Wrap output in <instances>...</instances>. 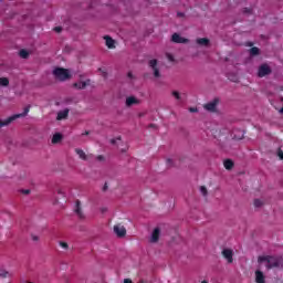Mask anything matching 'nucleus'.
<instances>
[{
	"mask_svg": "<svg viewBox=\"0 0 283 283\" xmlns=\"http://www.w3.org/2000/svg\"><path fill=\"white\" fill-rule=\"evenodd\" d=\"M189 112H191V113L193 114V113L198 112V108H196V107H190V108H189Z\"/></svg>",
	"mask_w": 283,
	"mask_h": 283,
	"instance_id": "nucleus-34",
	"label": "nucleus"
},
{
	"mask_svg": "<svg viewBox=\"0 0 283 283\" xmlns=\"http://www.w3.org/2000/svg\"><path fill=\"white\" fill-rule=\"evenodd\" d=\"M53 30H54V32H57V33H59V32H62V31H63V28H61V27H55Z\"/></svg>",
	"mask_w": 283,
	"mask_h": 283,
	"instance_id": "nucleus-32",
	"label": "nucleus"
},
{
	"mask_svg": "<svg viewBox=\"0 0 283 283\" xmlns=\"http://www.w3.org/2000/svg\"><path fill=\"white\" fill-rule=\"evenodd\" d=\"M75 154H77V156H78V158H81V160H87V155L85 154V151L83 149L76 148Z\"/></svg>",
	"mask_w": 283,
	"mask_h": 283,
	"instance_id": "nucleus-17",
	"label": "nucleus"
},
{
	"mask_svg": "<svg viewBox=\"0 0 283 283\" xmlns=\"http://www.w3.org/2000/svg\"><path fill=\"white\" fill-rule=\"evenodd\" d=\"M200 192L202 193V196H207V187L201 186L200 187Z\"/></svg>",
	"mask_w": 283,
	"mask_h": 283,
	"instance_id": "nucleus-27",
	"label": "nucleus"
},
{
	"mask_svg": "<svg viewBox=\"0 0 283 283\" xmlns=\"http://www.w3.org/2000/svg\"><path fill=\"white\" fill-rule=\"evenodd\" d=\"M59 245L61 247V249H64V251H67V249H70V245L65 241H60Z\"/></svg>",
	"mask_w": 283,
	"mask_h": 283,
	"instance_id": "nucleus-24",
	"label": "nucleus"
},
{
	"mask_svg": "<svg viewBox=\"0 0 283 283\" xmlns=\"http://www.w3.org/2000/svg\"><path fill=\"white\" fill-rule=\"evenodd\" d=\"M69 115H70V109L65 108L64 111H60L57 113V120H63L67 118Z\"/></svg>",
	"mask_w": 283,
	"mask_h": 283,
	"instance_id": "nucleus-15",
	"label": "nucleus"
},
{
	"mask_svg": "<svg viewBox=\"0 0 283 283\" xmlns=\"http://www.w3.org/2000/svg\"><path fill=\"white\" fill-rule=\"evenodd\" d=\"M116 139H111V145H115Z\"/></svg>",
	"mask_w": 283,
	"mask_h": 283,
	"instance_id": "nucleus-43",
	"label": "nucleus"
},
{
	"mask_svg": "<svg viewBox=\"0 0 283 283\" xmlns=\"http://www.w3.org/2000/svg\"><path fill=\"white\" fill-rule=\"evenodd\" d=\"M10 85V80L8 77H0V87H8Z\"/></svg>",
	"mask_w": 283,
	"mask_h": 283,
	"instance_id": "nucleus-20",
	"label": "nucleus"
},
{
	"mask_svg": "<svg viewBox=\"0 0 283 283\" xmlns=\"http://www.w3.org/2000/svg\"><path fill=\"white\" fill-rule=\"evenodd\" d=\"M277 156L280 160H283V151L281 149L277 151Z\"/></svg>",
	"mask_w": 283,
	"mask_h": 283,
	"instance_id": "nucleus-33",
	"label": "nucleus"
},
{
	"mask_svg": "<svg viewBox=\"0 0 283 283\" xmlns=\"http://www.w3.org/2000/svg\"><path fill=\"white\" fill-rule=\"evenodd\" d=\"M263 202L260 199L254 200V207H262Z\"/></svg>",
	"mask_w": 283,
	"mask_h": 283,
	"instance_id": "nucleus-26",
	"label": "nucleus"
},
{
	"mask_svg": "<svg viewBox=\"0 0 283 283\" xmlns=\"http://www.w3.org/2000/svg\"><path fill=\"white\" fill-rule=\"evenodd\" d=\"M218 103H220V99L214 98L212 102L205 104V109H207V112H216V109H218Z\"/></svg>",
	"mask_w": 283,
	"mask_h": 283,
	"instance_id": "nucleus-7",
	"label": "nucleus"
},
{
	"mask_svg": "<svg viewBox=\"0 0 283 283\" xmlns=\"http://www.w3.org/2000/svg\"><path fill=\"white\" fill-rule=\"evenodd\" d=\"M97 160H105V157L103 155L97 156Z\"/></svg>",
	"mask_w": 283,
	"mask_h": 283,
	"instance_id": "nucleus-37",
	"label": "nucleus"
},
{
	"mask_svg": "<svg viewBox=\"0 0 283 283\" xmlns=\"http://www.w3.org/2000/svg\"><path fill=\"white\" fill-rule=\"evenodd\" d=\"M259 264H262V262H266L265 266L268 270L271 269H280L282 264V260L276 256H271V255H261L258 258Z\"/></svg>",
	"mask_w": 283,
	"mask_h": 283,
	"instance_id": "nucleus-1",
	"label": "nucleus"
},
{
	"mask_svg": "<svg viewBox=\"0 0 283 283\" xmlns=\"http://www.w3.org/2000/svg\"><path fill=\"white\" fill-rule=\"evenodd\" d=\"M160 240V228H155L150 238V242L156 243Z\"/></svg>",
	"mask_w": 283,
	"mask_h": 283,
	"instance_id": "nucleus-10",
	"label": "nucleus"
},
{
	"mask_svg": "<svg viewBox=\"0 0 283 283\" xmlns=\"http://www.w3.org/2000/svg\"><path fill=\"white\" fill-rule=\"evenodd\" d=\"M280 114H283V107L280 109Z\"/></svg>",
	"mask_w": 283,
	"mask_h": 283,
	"instance_id": "nucleus-45",
	"label": "nucleus"
},
{
	"mask_svg": "<svg viewBox=\"0 0 283 283\" xmlns=\"http://www.w3.org/2000/svg\"><path fill=\"white\" fill-rule=\"evenodd\" d=\"M197 45H201V48H209L211 41L207 38H199L196 40Z\"/></svg>",
	"mask_w": 283,
	"mask_h": 283,
	"instance_id": "nucleus-11",
	"label": "nucleus"
},
{
	"mask_svg": "<svg viewBox=\"0 0 283 283\" xmlns=\"http://www.w3.org/2000/svg\"><path fill=\"white\" fill-rule=\"evenodd\" d=\"M260 54V49L258 46L251 48L250 49V55L251 56H258Z\"/></svg>",
	"mask_w": 283,
	"mask_h": 283,
	"instance_id": "nucleus-21",
	"label": "nucleus"
},
{
	"mask_svg": "<svg viewBox=\"0 0 283 283\" xmlns=\"http://www.w3.org/2000/svg\"><path fill=\"white\" fill-rule=\"evenodd\" d=\"M61 140H63V135H61V133H56L53 135L51 143L53 145H59V143H61Z\"/></svg>",
	"mask_w": 283,
	"mask_h": 283,
	"instance_id": "nucleus-16",
	"label": "nucleus"
},
{
	"mask_svg": "<svg viewBox=\"0 0 283 283\" xmlns=\"http://www.w3.org/2000/svg\"><path fill=\"white\" fill-rule=\"evenodd\" d=\"M233 160H231V159H226L224 161H223V167H224V169H228V171H230V169H233Z\"/></svg>",
	"mask_w": 283,
	"mask_h": 283,
	"instance_id": "nucleus-18",
	"label": "nucleus"
},
{
	"mask_svg": "<svg viewBox=\"0 0 283 283\" xmlns=\"http://www.w3.org/2000/svg\"><path fill=\"white\" fill-rule=\"evenodd\" d=\"M21 193H23L24 196L30 195V189H23L21 190Z\"/></svg>",
	"mask_w": 283,
	"mask_h": 283,
	"instance_id": "nucleus-31",
	"label": "nucleus"
},
{
	"mask_svg": "<svg viewBox=\"0 0 283 283\" xmlns=\"http://www.w3.org/2000/svg\"><path fill=\"white\" fill-rule=\"evenodd\" d=\"M167 59H168V61H174V55L167 54Z\"/></svg>",
	"mask_w": 283,
	"mask_h": 283,
	"instance_id": "nucleus-35",
	"label": "nucleus"
},
{
	"mask_svg": "<svg viewBox=\"0 0 283 283\" xmlns=\"http://www.w3.org/2000/svg\"><path fill=\"white\" fill-rule=\"evenodd\" d=\"M149 67L154 71V76L160 78V71L158 70V60H150Z\"/></svg>",
	"mask_w": 283,
	"mask_h": 283,
	"instance_id": "nucleus-6",
	"label": "nucleus"
},
{
	"mask_svg": "<svg viewBox=\"0 0 283 283\" xmlns=\"http://www.w3.org/2000/svg\"><path fill=\"white\" fill-rule=\"evenodd\" d=\"M172 96H175L177 101H180V93L178 91H174Z\"/></svg>",
	"mask_w": 283,
	"mask_h": 283,
	"instance_id": "nucleus-25",
	"label": "nucleus"
},
{
	"mask_svg": "<svg viewBox=\"0 0 283 283\" xmlns=\"http://www.w3.org/2000/svg\"><path fill=\"white\" fill-rule=\"evenodd\" d=\"M104 39L106 41V46L108 48V50H114V48H116V42L114 41V39H112V36L105 35Z\"/></svg>",
	"mask_w": 283,
	"mask_h": 283,
	"instance_id": "nucleus-13",
	"label": "nucleus"
},
{
	"mask_svg": "<svg viewBox=\"0 0 283 283\" xmlns=\"http://www.w3.org/2000/svg\"><path fill=\"white\" fill-rule=\"evenodd\" d=\"M172 43H189V40L187 38L180 36L178 33H174L171 35Z\"/></svg>",
	"mask_w": 283,
	"mask_h": 283,
	"instance_id": "nucleus-9",
	"label": "nucleus"
},
{
	"mask_svg": "<svg viewBox=\"0 0 283 283\" xmlns=\"http://www.w3.org/2000/svg\"><path fill=\"white\" fill-rule=\"evenodd\" d=\"M31 240H33V242H39V235L31 234Z\"/></svg>",
	"mask_w": 283,
	"mask_h": 283,
	"instance_id": "nucleus-29",
	"label": "nucleus"
},
{
	"mask_svg": "<svg viewBox=\"0 0 283 283\" xmlns=\"http://www.w3.org/2000/svg\"><path fill=\"white\" fill-rule=\"evenodd\" d=\"M57 193H59V196H65V193L61 189L57 190Z\"/></svg>",
	"mask_w": 283,
	"mask_h": 283,
	"instance_id": "nucleus-36",
	"label": "nucleus"
},
{
	"mask_svg": "<svg viewBox=\"0 0 283 283\" xmlns=\"http://www.w3.org/2000/svg\"><path fill=\"white\" fill-rule=\"evenodd\" d=\"M12 274L3 269H0V277H11Z\"/></svg>",
	"mask_w": 283,
	"mask_h": 283,
	"instance_id": "nucleus-23",
	"label": "nucleus"
},
{
	"mask_svg": "<svg viewBox=\"0 0 283 283\" xmlns=\"http://www.w3.org/2000/svg\"><path fill=\"white\" fill-rule=\"evenodd\" d=\"M138 103L140 102L135 96H129L126 98V107H132V105H138Z\"/></svg>",
	"mask_w": 283,
	"mask_h": 283,
	"instance_id": "nucleus-14",
	"label": "nucleus"
},
{
	"mask_svg": "<svg viewBox=\"0 0 283 283\" xmlns=\"http://www.w3.org/2000/svg\"><path fill=\"white\" fill-rule=\"evenodd\" d=\"M271 72L273 71L271 70V66H269V64H261L258 70V76L259 78H264V76H269Z\"/></svg>",
	"mask_w": 283,
	"mask_h": 283,
	"instance_id": "nucleus-3",
	"label": "nucleus"
},
{
	"mask_svg": "<svg viewBox=\"0 0 283 283\" xmlns=\"http://www.w3.org/2000/svg\"><path fill=\"white\" fill-rule=\"evenodd\" d=\"M104 78H107V72L102 71Z\"/></svg>",
	"mask_w": 283,
	"mask_h": 283,
	"instance_id": "nucleus-40",
	"label": "nucleus"
},
{
	"mask_svg": "<svg viewBox=\"0 0 283 283\" xmlns=\"http://www.w3.org/2000/svg\"><path fill=\"white\" fill-rule=\"evenodd\" d=\"M82 136H90V132H84L83 134H82Z\"/></svg>",
	"mask_w": 283,
	"mask_h": 283,
	"instance_id": "nucleus-41",
	"label": "nucleus"
},
{
	"mask_svg": "<svg viewBox=\"0 0 283 283\" xmlns=\"http://www.w3.org/2000/svg\"><path fill=\"white\" fill-rule=\"evenodd\" d=\"M149 127H154V124H150Z\"/></svg>",
	"mask_w": 283,
	"mask_h": 283,
	"instance_id": "nucleus-46",
	"label": "nucleus"
},
{
	"mask_svg": "<svg viewBox=\"0 0 283 283\" xmlns=\"http://www.w3.org/2000/svg\"><path fill=\"white\" fill-rule=\"evenodd\" d=\"M19 54L21 59H28L30 56V53L25 49L20 50Z\"/></svg>",
	"mask_w": 283,
	"mask_h": 283,
	"instance_id": "nucleus-22",
	"label": "nucleus"
},
{
	"mask_svg": "<svg viewBox=\"0 0 283 283\" xmlns=\"http://www.w3.org/2000/svg\"><path fill=\"white\" fill-rule=\"evenodd\" d=\"M117 140H120V137H118Z\"/></svg>",
	"mask_w": 283,
	"mask_h": 283,
	"instance_id": "nucleus-48",
	"label": "nucleus"
},
{
	"mask_svg": "<svg viewBox=\"0 0 283 283\" xmlns=\"http://www.w3.org/2000/svg\"><path fill=\"white\" fill-rule=\"evenodd\" d=\"M106 189H107V184L104 185L103 191H105Z\"/></svg>",
	"mask_w": 283,
	"mask_h": 283,
	"instance_id": "nucleus-44",
	"label": "nucleus"
},
{
	"mask_svg": "<svg viewBox=\"0 0 283 283\" xmlns=\"http://www.w3.org/2000/svg\"><path fill=\"white\" fill-rule=\"evenodd\" d=\"M249 45L251 46V45H253V43L250 42Z\"/></svg>",
	"mask_w": 283,
	"mask_h": 283,
	"instance_id": "nucleus-47",
	"label": "nucleus"
},
{
	"mask_svg": "<svg viewBox=\"0 0 283 283\" xmlns=\"http://www.w3.org/2000/svg\"><path fill=\"white\" fill-rule=\"evenodd\" d=\"M77 218L80 220H85V213H83V209L81 208V201L80 200H76L75 201V209H74Z\"/></svg>",
	"mask_w": 283,
	"mask_h": 283,
	"instance_id": "nucleus-8",
	"label": "nucleus"
},
{
	"mask_svg": "<svg viewBox=\"0 0 283 283\" xmlns=\"http://www.w3.org/2000/svg\"><path fill=\"white\" fill-rule=\"evenodd\" d=\"M113 229L118 238H125L127 235V230L122 224H116Z\"/></svg>",
	"mask_w": 283,
	"mask_h": 283,
	"instance_id": "nucleus-5",
	"label": "nucleus"
},
{
	"mask_svg": "<svg viewBox=\"0 0 283 283\" xmlns=\"http://www.w3.org/2000/svg\"><path fill=\"white\" fill-rule=\"evenodd\" d=\"M221 255L224 258V260H227L228 264H233V250L223 249Z\"/></svg>",
	"mask_w": 283,
	"mask_h": 283,
	"instance_id": "nucleus-4",
	"label": "nucleus"
},
{
	"mask_svg": "<svg viewBox=\"0 0 283 283\" xmlns=\"http://www.w3.org/2000/svg\"><path fill=\"white\" fill-rule=\"evenodd\" d=\"M53 75L55 76V78H57V81H67V78H70V72L67 71V69H63V67H57L53 71Z\"/></svg>",
	"mask_w": 283,
	"mask_h": 283,
	"instance_id": "nucleus-2",
	"label": "nucleus"
},
{
	"mask_svg": "<svg viewBox=\"0 0 283 283\" xmlns=\"http://www.w3.org/2000/svg\"><path fill=\"white\" fill-rule=\"evenodd\" d=\"M127 76H128V78H133V74H132V72H129L128 74H127Z\"/></svg>",
	"mask_w": 283,
	"mask_h": 283,
	"instance_id": "nucleus-42",
	"label": "nucleus"
},
{
	"mask_svg": "<svg viewBox=\"0 0 283 283\" xmlns=\"http://www.w3.org/2000/svg\"><path fill=\"white\" fill-rule=\"evenodd\" d=\"M167 165L168 167H172L174 166V160L171 158L167 159Z\"/></svg>",
	"mask_w": 283,
	"mask_h": 283,
	"instance_id": "nucleus-30",
	"label": "nucleus"
},
{
	"mask_svg": "<svg viewBox=\"0 0 283 283\" xmlns=\"http://www.w3.org/2000/svg\"><path fill=\"white\" fill-rule=\"evenodd\" d=\"M252 12H253L252 9H249V8L243 9L244 14H251Z\"/></svg>",
	"mask_w": 283,
	"mask_h": 283,
	"instance_id": "nucleus-28",
	"label": "nucleus"
},
{
	"mask_svg": "<svg viewBox=\"0 0 283 283\" xmlns=\"http://www.w3.org/2000/svg\"><path fill=\"white\" fill-rule=\"evenodd\" d=\"M255 282L256 283H265L266 282L264 273L262 271H260V270L255 271Z\"/></svg>",
	"mask_w": 283,
	"mask_h": 283,
	"instance_id": "nucleus-12",
	"label": "nucleus"
},
{
	"mask_svg": "<svg viewBox=\"0 0 283 283\" xmlns=\"http://www.w3.org/2000/svg\"><path fill=\"white\" fill-rule=\"evenodd\" d=\"M124 283H134V282H132V279H125Z\"/></svg>",
	"mask_w": 283,
	"mask_h": 283,
	"instance_id": "nucleus-38",
	"label": "nucleus"
},
{
	"mask_svg": "<svg viewBox=\"0 0 283 283\" xmlns=\"http://www.w3.org/2000/svg\"><path fill=\"white\" fill-rule=\"evenodd\" d=\"M73 87L76 90H85L87 87V82H77L73 84Z\"/></svg>",
	"mask_w": 283,
	"mask_h": 283,
	"instance_id": "nucleus-19",
	"label": "nucleus"
},
{
	"mask_svg": "<svg viewBox=\"0 0 283 283\" xmlns=\"http://www.w3.org/2000/svg\"><path fill=\"white\" fill-rule=\"evenodd\" d=\"M177 17L182 18V17H185V13H184V12H178V13H177Z\"/></svg>",
	"mask_w": 283,
	"mask_h": 283,
	"instance_id": "nucleus-39",
	"label": "nucleus"
}]
</instances>
